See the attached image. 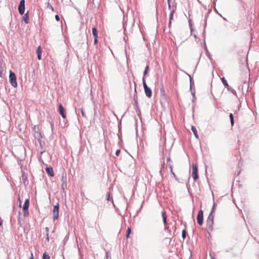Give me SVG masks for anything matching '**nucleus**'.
<instances>
[{
	"label": "nucleus",
	"mask_w": 259,
	"mask_h": 259,
	"mask_svg": "<svg viewBox=\"0 0 259 259\" xmlns=\"http://www.w3.org/2000/svg\"><path fill=\"white\" fill-rule=\"evenodd\" d=\"M212 210L206 220V230L209 234L213 231L214 215Z\"/></svg>",
	"instance_id": "f257e3e1"
},
{
	"label": "nucleus",
	"mask_w": 259,
	"mask_h": 259,
	"mask_svg": "<svg viewBox=\"0 0 259 259\" xmlns=\"http://www.w3.org/2000/svg\"><path fill=\"white\" fill-rule=\"evenodd\" d=\"M9 73V81L11 84L14 88H17L18 84L16 80V76L15 74L12 70H10Z\"/></svg>",
	"instance_id": "f03ea898"
},
{
	"label": "nucleus",
	"mask_w": 259,
	"mask_h": 259,
	"mask_svg": "<svg viewBox=\"0 0 259 259\" xmlns=\"http://www.w3.org/2000/svg\"><path fill=\"white\" fill-rule=\"evenodd\" d=\"M59 206L57 203V205H55L53 208L52 215L54 221L57 220L58 219L59 216Z\"/></svg>",
	"instance_id": "7ed1b4c3"
},
{
	"label": "nucleus",
	"mask_w": 259,
	"mask_h": 259,
	"mask_svg": "<svg viewBox=\"0 0 259 259\" xmlns=\"http://www.w3.org/2000/svg\"><path fill=\"white\" fill-rule=\"evenodd\" d=\"M192 169L193 178L195 181H196L198 178L197 165L196 164H193Z\"/></svg>",
	"instance_id": "20e7f679"
},
{
	"label": "nucleus",
	"mask_w": 259,
	"mask_h": 259,
	"mask_svg": "<svg viewBox=\"0 0 259 259\" xmlns=\"http://www.w3.org/2000/svg\"><path fill=\"white\" fill-rule=\"evenodd\" d=\"M196 219L199 225L202 226L203 223V212L202 210L198 211Z\"/></svg>",
	"instance_id": "39448f33"
},
{
	"label": "nucleus",
	"mask_w": 259,
	"mask_h": 259,
	"mask_svg": "<svg viewBox=\"0 0 259 259\" xmlns=\"http://www.w3.org/2000/svg\"><path fill=\"white\" fill-rule=\"evenodd\" d=\"M143 87L144 91L146 96L148 98H151L152 96V91L150 88H149L146 83L145 81H143Z\"/></svg>",
	"instance_id": "423d86ee"
},
{
	"label": "nucleus",
	"mask_w": 259,
	"mask_h": 259,
	"mask_svg": "<svg viewBox=\"0 0 259 259\" xmlns=\"http://www.w3.org/2000/svg\"><path fill=\"white\" fill-rule=\"evenodd\" d=\"M29 205V200L27 199L25 200L24 204L23 206V209L24 211V215L27 216L29 214L28 207Z\"/></svg>",
	"instance_id": "0eeeda50"
},
{
	"label": "nucleus",
	"mask_w": 259,
	"mask_h": 259,
	"mask_svg": "<svg viewBox=\"0 0 259 259\" xmlns=\"http://www.w3.org/2000/svg\"><path fill=\"white\" fill-rule=\"evenodd\" d=\"M19 13L21 15H23L25 11V1L21 0L18 7Z\"/></svg>",
	"instance_id": "6e6552de"
},
{
	"label": "nucleus",
	"mask_w": 259,
	"mask_h": 259,
	"mask_svg": "<svg viewBox=\"0 0 259 259\" xmlns=\"http://www.w3.org/2000/svg\"><path fill=\"white\" fill-rule=\"evenodd\" d=\"M59 112L63 118H66L65 110L61 104L59 105Z\"/></svg>",
	"instance_id": "1a4fd4ad"
},
{
	"label": "nucleus",
	"mask_w": 259,
	"mask_h": 259,
	"mask_svg": "<svg viewBox=\"0 0 259 259\" xmlns=\"http://www.w3.org/2000/svg\"><path fill=\"white\" fill-rule=\"evenodd\" d=\"M35 137L37 138V140L38 142V144L40 146H42L43 144H44V142H42L40 140V139L41 138V136L39 133L35 132L34 134Z\"/></svg>",
	"instance_id": "9d476101"
},
{
	"label": "nucleus",
	"mask_w": 259,
	"mask_h": 259,
	"mask_svg": "<svg viewBox=\"0 0 259 259\" xmlns=\"http://www.w3.org/2000/svg\"><path fill=\"white\" fill-rule=\"evenodd\" d=\"M61 180L62 182V187L63 189H64V187L66 186V180H67L66 175L65 174H63L62 175V178H61Z\"/></svg>",
	"instance_id": "9b49d317"
},
{
	"label": "nucleus",
	"mask_w": 259,
	"mask_h": 259,
	"mask_svg": "<svg viewBox=\"0 0 259 259\" xmlns=\"http://www.w3.org/2000/svg\"><path fill=\"white\" fill-rule=\"evenodd\" d=\"M46 170L47 171V172L48 173V174L51 176V177H53L54 176V171H53V169L52 167H48L46 168Z\"/></svg>",
	"instance_id": "f8f14e48"
},
{
	"label": "nucleus",
	"mask_w": 259,
	"mask_h": 259,
	"mask_svg": "<svg viewBox=\"0 0 259 259\" xmlns=\"http://www.w3.org/2000/svg\"><path fill=\"white\" fill-rule=\"evenodd\" d=\"M168 166H169V169H170V173L173 176V178L177 181L178 180V178H177V177L176 176L175 173L173 171V169H172V165L170 164H168Z\"/></svg>",
	"instance_id": "ddd939ff"
},
{
	"label": "nucleus",
	"mask_w": 259,
	"mask_h": 259,
	"mask_svg": "<svg viewBox=\"0 0 259 259\" xmlns=\"http://www.w3.org/2000/svg\"><path fill=\"white\" fill-rule=\"evenodd\" d=\"M168 166H169V169H170V173L173 176V178L177 181L178 180V178H177V177L176 176L175 173L173 171V169H172V165L170 164H168Z\"/></svg>",
	"instance_id": "4468645a"
},
{
	"label": "nucleus",
	"mask_w": 259,
	"mask_h": 259,
	"mask_svg": "<svg viewBox=\"0 0 259 259\" xmlns=\"http://www.w3.org/2000/svg\"><path fill=\"white\" fill-rule=\"evenodd\" d=\"M36 52H37V58L38 60H41V47L40 46H39L37 49V50H36Z\"/></svg>",
	"instance_id": "2eb2a0df"
},
{
	"label": "nucleus",
	"mask_w": 259,
	"mask_h": 259,
	"mask_svg": "<svg viewBox=\"0 0 259 259\" xmlns=\"http://www.w3.org/2000/svg\"><path fill=\"white\" fill-rule=\"evenodd\" d=\"M174 12H175V10H172L170 12V14L169 16V21L168 23V27L169 28H170V27H171V21L173 19V15H174Z\"/></svg>",
	"instance_id": "dca6fc26"
},
{
	"label": "nucleus",
	"mask_w": 259,
	"mask_h": 259,
	"mask_svg": "<svg viewBox=\"0 0 259 259\" xmlns=\"http://www.w3.org/2000/svg\"><path fill=\"white\" fill-rule=\"evenodd\" d=\"M22 20L27 24L29 23V15L28 12L24 15Z\"/></svg>",
	"instance_id": "f3484780"
},
{
	"label": "nucleus",
	"mask_w": 259,
	"mask_h": 259,
	"mask_svg": "<svg viewBox=\"0 0 259 259\" xmlns=\"http://www.w3.org/2000/svg\"><path fill=\"white\" fill-rule=\"evenodd\" d=\"M161 215L162 217L163 221L165 225L166 224V215L165 211H162L161 212Z\"/></svg>",
	"instance_id": "a211bd4d"
},
{
	"label": "nucleus",
	"mask_w": 259,
	"mask_h": 259,
	"mask_svg": "<svg viewBox=\"0 0 259 259\" xmlns=\"http://www.w3.org/2000/svg\"><path fill=\"white\" fill-rule=\"evenodd\" d=\"M191 129H192V131L194 135H195V137L196 138H198V135L197 134V130L195 128V127L194 126H192V127H191Z\"/></svg>",
	"instance_id": "6ab92c4d"
},
{
	"label": "nucleus",
	"mask_w": 259,
	"mask_h": 259,
	"mask_svg": "<svg viewBox=\"0 0 259 259\" xmlns=\"http://www.w3.org/2000/svg\"><path fill=\"white\" fill-rule=\"evenodd\" d=\"M221 79H222V81L223 84L225 85V86L227 88L229 89V85L227 80L225 79V77H223Z\"/></svg>",
	"instance_id": "aec40b11"
},
{
	"label": "nucleus",
	"mask_w": 259,
	"mask_h": 259,
	"mask_svg": "<svg viewBox=\"0 0 259 259\" xmlns=\"http://www.w3.org/2000/svg\"><path fill=\"white\" fill-rule=\"evenodd\" d=\"M92 32H93V34L94 35V37H97L98 36V32H97V29L95 28V27H94L92 29Z\"/></svg>",
	"instance_id": "412c9836"
},
{
	"label": "nucleus",
	"mask_w": 259,
	"mask_h": 259,
	"mask_svg": "<svg viewBox=\"0 0 259 259\" xmlns=\"http://www.w3.org/2000/svg\"><path fill=\"white\" fill-rule=\"evenodd\" d=\"M229 117H230V120H231V125L233 126V125L234 124V117H233V114L230 113Z\"/></svg>",
	"instance_id": "4be33fe9"
},
{
	"label": "nucleus",
	"mask_w": 259,
	"mask_h": 259,
	"mask_svg": "<svg viewBox=\"0 0 259 259\" xmlns=\"http://www.w3.org/2000/svg\"><path fill=\"white\" fill-rule=\"evenodd\" d=\"M50 257L49 255V254L45 252L43 254L42 259H50Z\"/></svg>",
	"instance_id": "5701e85b"
},
{
	"label": "nucleus",
	"mask_w": 259,
	"mask_h": 259,
	"mask_svg": "<svg viewBox=\"0 0 259 259\" xmlns=\"http://www.w3.org/2000/svg\"><path fill=\"white\" fill-rule=\"evenodd\" d=\"M149 70V65H147L146 67L145 70H144V75H146L148 73Z\"/></svg>",
	"instance_id": "b1692460"
},
{
	"label": "nucleus",
	"mask_w": 259,
	"mask_h": 259,
	"mask_svg": "<svg viewBox=\"0 0 259 259\" xmlns=\"http://www.w3.org/2000/svg\"><path fill=\"white\" fill-rule=\"evenodd\" d=\"M186 232L185 230H183L182 231V238L183 239H185L186 237Z\"/></svg>",
	"instance_id": "393cba45"
},
{
	"label": "nucleus",
	"mask_w": 259,
	"mask_h": 259,
	"mask_svg": "<svg viewBox=\"0 0 259 259\" xmlns=\"http://www.w3.org/2000/svg\"><path fill=\"white\" fill-rule=\"evenodd\" d=\"M106 259H111V256L109 252H106Z\"/></svg>",
	"instance_id": "a878e982"
},
{
	"label": "nucleus",
	"mask_w": 259,
	"mask_h": 259,
	"mask_svg": "<svg viewBox=\"0 0 259 259\" xmlns=\"http://www.w3.org/2000/svg\"><path fill=\"white\" fill-rule=\"evenodd\" d=\"M126 237L128 238L130 236V227H128L126 230Z\"/></svg>",
	"instance_id": "bb28decb"
},
{
	"label": "nucleus",
	"mask_w": 259,
	"mask_h": 259,
	"mask_svg": "<svg viewBox=\"0 0 259 259\" xmlns=\"http://www.w3.org/2000/svg\"><path fill=\"white\" fill-rule=\"evenodd\" d=\"M120 150H117L116 151V152H115V154H116V156H118V155H119V153H120Z\"/></svg>",
	"instance_id": "cd10ccee"
},
{
	"label": "nucleus",
	"mask_w": 259,
	"mask_h": 259,
	"mask_svg": "<svg viewBox=\"0 0 259 259\" xmlns=\"http://www.w3.org/2000/svg\"><path fill=\"white\" fill-rule=\"evenodd\" d=\"M55 19H56V20L57 21H59V20H60L59 16L58 15H56L55 16Z\"/></svg>",
	"instance_id": "c85d7f7f"
},
{
	"label": "nucleus",
	"mask_w": 259,
	"mask_h": 259,
	"mask_svg": "<svg viewBox=\"0 0 259 259\" xmlns=\"http://www.w3.org/2000/svg\"><path fill=\"white\" fill-rule=\"evenodd\" d=\"M97 38H98V36L97 37H94V43L95 44H96L98 42V39H97Z\"/></svg>",
	"instance_id": "c756f323"
},
{
	"label": "nucleus",
	"mask_w": 259,
	"mask_h": 259,
	"mask_svg": "<svg viewBox=\"0 0 259 259\" xmlns=\"http://www.w3.org/2000/svg\"><path fill=\"white\" fill-rule=\"evenodd\" d=\"M107 200L108 201L110 200V194H109V193H108V197H107Z\"/></svg>",
	"instance_id": "7c9ffc66"
},
{
	"label": "nucleus",
	"mask_w": 259,
	"mask_h": 259,
	"mask_svg": "<svg viewBox=\"0 0 259 259\" xmlns=\"http://www.w3.org/2000/svg\"><path fill=\"white\" fill-rule=\"evenodd\" d=\"M29 259H33V255L32 253H31V256L30 257Z\"/></svg>",
	"instance_id": "2f4dec72"
},
{
	"label": "nucleus",
	"mask_w": 259,
	"mask_h": 259,
	"mask_svg": "<svg viewBox=\"0 0 259 259\" xmlns=\"http://www.w3.org/2000/svg\"><path fill=\"white\" fill-rule=\"evenodd\" d=\"M168 8L170 9L171 7V6L170 4L169 0H168Z\"/></svg>",
	"instance_id": "473e14b6"
},
{
	"label": "nucleus",
	"mask_w": 259,
	"mask_h": 259,
	"mask_svg": "<svg viewBox=\"0 0 259 259\" xmlns=\"http://www.w3.org/2000/svg\"><path fill=\"white\" fill-rule=\"evenodd\" d=\"M81 112L82 115L83 116L84 115V112H83V110L82 109H81Z\"/></svg>",
	"instance_id": "72a5a7b5"
},
{
	"label": "nucleus",
	"mask_w": 259,
	"mask_h": 259,
	"mask_svg": "<svg viewBox=\"0 0 259 259\" xmlns=\"http://www.w3.org/2000/svg\"><path fill=\"white\" fill-rule=\"evenodd\" d=\"M170 161V157H168L167 159V162H169Z\"/></svg>",
	"instance_id": "f704fd0d"
},
{
	"label": "nucleus",
	"mask_w": 259,
	"mask_h": 259,
	"mask_svg": "<svg viewBox=\"0 0 259 259\" xmlns=\"http://www.w3.org/2000/svg\"><path fill=\"white\" fill-rule=\"evenodd\" d=\"M2 225V221H0V226Z\"/></svg>",
	"instance_id": "c9c22d12"
},
{
	"label": "nucleus",
	"mask_w": 259,
	"mask_h": 259,
	"mask_svg": "<svg viewBox=\"0 0 259 259\" xmlns=\"http://www.w3.org/2000/svg\"><path fill=\"white\" fill-rule=\"evenodd\" d=\"M50 7H51V9H52V10H54L53 7L52 6H51Z\"/></svg>",
	"instance_id": "e433bc0d"
},
{
	"label": "nucleus",
	"mask_w": 259,
	"mask_h": 259,
	"mask_svg": "<svg viewBox=\"0 0 259 259\" xmlns=\"http://www.w3.org/2000/svg\"><path fill=\"white\" fill-rule=\"evenodd\" d=\"M46 231H47V232H48V231H49V229H48V228H47H47H46Z\"/></svg>",
	"instance_id": "4c0bfd02"
},
{
	"label": "nucleus",
	"mask_w": 259,
	"mask_h": 259,
	"mask_svg": "<svg viewBox=\"0 0 259 259\" xmlns=\"http://www.w3.org/2000/svg\"><path fill=\"white\" fill-rule=\"evenodd\" d=\"M48 237L47 238V239L48 240V241H49V237H48V235H47Z\"/></svg>",
	"instance_id": "58836bf2"
},
{
	"label": "nucleus",
	"mask_w": 259,
	"mask_h": 259,
	"mask_svg": "<svg viewBox=\"0 0 259 259\" xmlns=\"http://www.w3.org/2000/svg\"><path fill=\"white\" fill-rule=\"evenodd\" d=\"M63 259H65V258H63Z\"/></svg>",
	"instance_id": "ea45409f"
}]
</instances>
